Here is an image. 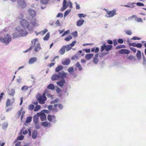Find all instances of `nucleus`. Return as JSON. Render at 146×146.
<instances>
[{
	"mask_svg": "<svg viewBox=\"0 0 146 146\" xmlns=\"http://www.w3.org/2000/svg\"><path fill=\"white\" fill-rule=\"evenodd\" d=\"M16 30L18 32H14L13 33V38H16L17 37H23L27 35L28 33L27 31L25 30H23L21 27H17L16 28Z\"/></svg>",
	"mask_w": 146,
	"mask_h": 146,
	"instance_id": "obj_1",
	"label": "nucleus"
},
{
	"mask_svg": "<svg viewBox=\"0 0 146 146\" xmlns=\"http://www.w3.org/2000/svg\"><path fill=\"white\" fill-rule=\"evenodd\" d=\"M38 41V39L37 38H35L32 40L31 41V46L28 50L24 51V52L25 53L27 52L28 51H31L35 46V47L34 49L35 51L36 52H39L41 49V48L40 46V44L39 43H37L35 45L36 42Z\"/></svg>",
	"mask_w": 146,
	"mask_h": 146,
	"instance_id": "obj_2",
	"label": "nucleus"
},
{
	"mask_svg": "<svg viewBox=\"0 0 146 146\" xmlns=\"http://www.w3.org/2000/svg\"><path fill=\"white\" fill-rule=\"evenodd\" d=\"M11 36L9 34H7L3 37L1 36L0 41L7 45L11 42Z\"/></svg>",
	"mask_w": 146,
	"mask_h": 146,
	"instance_id": "obj_3",
	"label": "nucleus"
},
{
	"mask_svg": "<svg viewBox=\"0 0 146 146\" xmlns=\"http://www.w3.org/2000/svg\"><path fill=\"white\" fill-rule=\"evenodd\" d=\"M20 24L24 29H27L28 31L31 33L33 32V29L32 28L29 27V23L25 19H23L20 22Z\"/></svg>",
	"mask_w": 146,
	"mask_h": 146,
	"instance_id": "obj_4",
	"label": "nucleus"
},
{
	"mask_svg": "<svg viewBox=\"0 0 146 146\" xmlns=\"http://www.w3.org/2000/svg\"><path fill=\"white\" fill-rule=\"evenodd\" d=\"M36 98L39 103L41 104H44L45 101L47 100V98L46 97L42 96L40 94L37 95Z\"/></svg>",
	"mask_w": 146,
	"mask_h": 146,
	"instance_id": "obj_5",
	"label": "nucleus"
},
{
	"mask_svg": "<svg viewBox=\"0 0 146 146\" xmlns=\"http://www.w3.org/2000/svg\"><path fill=\"white\" fill-rule=\"evenodd\" d=\"M116 12V10L115 9H113L112 11H107V15L105 16V17L107 18L112 17L117 14Z\"/></svg>",
	"mask_w": 146,
	"mask_h": 146,
	"instance_id": "obj_6",
	"label": "nucleus"
},
{
	"mask_svg": "<svg viewBox=\"0 0 146 146\" xmlns=\"http://www.w3.org/2000/svg\"><path fill=\"white\" fill-rule=\"evenodd\" d=\"M47 118L49 121L53 123H55L57 121L56 117L55 115L48 114L47 116Z\"/></svg>",
	"mask_w": 146,
	"mask_h": 146,
	"instance_id": "obj_7",
	"label": "nucleus"
},
{
	"mask_svg": "<svg viewBox=\"0 0 146 146\" xmlns=\"http://www.w3.org/2000/svg\"><path fill=\"white\" fill-rule=\"evenodd\" d=\"M66 83V81L64 79H61L56 82L57 85L61 88H62L64 84Z\"/></svg>",
	"mask_w": 146,
	"mask_h": 146,
	"instance_id": "obj_8",
	"label": "nucleus"
},
{
	"mask_svg": "<svg viewBox=\"0 0 146 146\" xmlns=\"http://www.w3.org/2000/svg\"><path fill=\"white\" fill-rule=\"evenodd\" d=\"M17 4L21 8L25 7L26 6V4L23 0H19L17 1Z\"/></svg>",
	"mask_w": 146,
	"mask_h": 146,
	"instance_id": "obj_9",
	"label": "nucleus"
},
{
	"mask_svg": "<svg viewBox=\"0 0 146 146\" xmlns=\"http://www.w3.org/2000/svg\"><path fill=\"white\" fill-rule=\"evenodd\" d=\"M58 75L59 76V77L61 79H64L66 77L67 74L64 72V71L58 72Z\"/></svg>",
	"mask_w": 146,
	"mask_h": 146,
	"instance_id": "obj_10",
	"label": "nucleus"
},
{
	"mask_svg": "<svg viewBox=\"0 0 146 146\" xmlns=\"http://www.w3.org/2000/svg\"><path fill=\"white\" fill-rule=\"evenodd\" d=\"M133 18H135V20L138 22H143V20L141 19L140 18H138L136 15H133L131 17H128V19H130Z\"/></svg>",
	"mask_w": 146,
	"mask_h": 146,
	"instance_id": "obj_11",
	"label": "nucleus"
},
{
	"mask_svg": "<svg viewBox=\"0 0 146 146\" xmlns=\"http://www.w3.org/2000/svg\"><path fill=\"white\" fill-rule=\"evenodd\" d=\"M70 62L69 58H66L62 60V64L64 65H68L69 64Z\"/></svg>",
	"mask_w": 146,
	"mask_h": 146,
	"instance_id": "obj_12",
	"label": "nucleus"
},
{
	"mask_svg": "<svg viewBox=\"0 0 146 146\" xmlns=\"http://www.w3.org/2000/svg\"><path fill=\"white\" fill-rule=\"evenodd\" d=\"M39 116H40L41 121H44L46 119V116L44 113H38L37 114Z\"/></svg>",
	"mask_w": 146,
	"mask_h": 146,
	"instance_id": "obj_13",
	"label": "nucleus"
},
{
	"mask_svg": "<svg viewBox=\"0 0 146 146\" xmlns=\"http://www.w3.org/2000/svg\"><path fill=\"white\" fill-rule=\"evenodd\" d=\"M30 22L31 24L34 27L37 26L39 25L38 23L36 22V20L35 18H32Z\"/></svg>",
	"mask_w": 146,
	"mask_h": 146,
	"instance_id": "obj_14",
	"label": "nucleus"
},
{
	"mask_svg": "<svg viewBox=\"0 0 146 146\" xmlns=\"http://www.w3.org/2000/svg\"><path fill=\"white\" fill-rule=\"evenodd\" d=\"M28 13L32 18L35 16L36 14L35 11L31 9L28 10Z\"/></svg>",
	"mask_w": 146,
	"mask_h": 146,
	"instance_id": "obj_15",
	"label": "nucleus"
},
{
	"mask_svg": "<svg viewBox=\"0 0 146 146\" xmlns=\"http://www.w3.org/2000/svg\"><path fill=\"white\" fill-rule=\"evenodd\" d=\"M59 79L60 78L58 74L56 73L53 74L51 77V79L52 81L57 80Z\"/></svg>",
	"mask_w": 146,
	"mask_h": 146,
	"instance_id": "obj_16",
	"label": "nucleus"
},
{
	"mask_svg": "<svg viewBox=\"0 0 146 146\" xmlns=\"http://www.w3.org/2000/svg\"><path fill=\"white\" fill-rule=\"evenodd\" d=\"M129 50L127 49H121L119 51V53L121 54H129Z\"/></svg>",
	"mask_w": 146,
	"mask_h": 146,
	"instance_id": "obj_17",
	"label": "nucleus"
},
{
	"mask_svg": "<svg viewBox=\"0 0 146 146\" xmlns=\"http://www.w3.org/2000/svg\"><path fill=\"white\" fill-rule=\"evenodd\" d=\"M66 0H64L63 3V7L61 8V11H64L68 7V5H66Z\"/></svg>",
	"mask_w": 146,
	"mask_h": 146,
	"instance_id": "obj_18",
	"label": "nucleus"
},
{
	"mask_svg": "<svg viewBox=\"0 0 146 146\" xmlns=\"http://www.w3.org/2000/svg\"><path fill=\"white\" fill-rule=\"evenodd\" d=\"M65 46H63L59 51V53L61 55H63L65 52Z\"/></svg>",
	"mask_w": 146,
	"mask_h": 146,
	"instance_id": "obj_19",
	"label": "nucleus"
},
{
	"mask_svg": "<svg viewBox=\"0 0 146 146\" xmlns=\"http://www.w3.org/2000/svg\"><path fill=\"white\" fill-rule=\"evenodd\" d=\"M41 125L44 127H47L48 126L50 127L51 125V123L50 122H48L47 121H44L42 122L41 123Z\"/></svg>",
	"mask_w": 146,
	"mask_h": 146,
	"instance_id": "obj_20",
	"label": "nucleus"
},
{
	"mask_svg": "<svg viewBox=\"0 0 146 146\" xmlns=\"http://www.w3.org/2000/svg\"><path fill=\"white\" fill-rule=\"evenodd\" d=\"M37 60V59L36 57H33L30 59L28 63L30 64H32L36 62Z\"/></svg>",
	"mask_w": 146,
	"mask_h": 146,
	"instance_id": "obj_21",
	"label": "nucleus"
},
{
	"mask_svg": "<svg viewBox=\"0 0 146 146\" xmlns=\"http://www.w3.org/2000/svg\"><path fill=\"white\" fill-rule=\"evenodd\" d=\"M85 21L83 19H80L78 20L76 22V25L77 26L80 27L82 25Z\"/></svg>",
	"mask_w": 146,
	"mask_h": 146,
	"instance_id": "obj_22",
	"label": "nucleus"
},
{
	"mask_svg": "<svg viewBox=\"0 0 146 146\" xmlns=\"http://www.w3.org/2000/svg\"><path fill=\"white\" fill-rule=\"evenodd\" d=\"M63 67L61 65H58L56 68L55 71L56 72H58L63 69Z\"/></svg>",
	"mask_w": 146,
	"mask_h": 146,
	"instance_id": "obj_23",
	"label": "nucleus"
},
{
	"mask_svg": "<svg viewBox=\"0 0 146 146\" xmlns=\"http://www.w3.org/2000/svg\"><path fill=\"white\" fill-rule=\"evenodd\" d=\"M37 132L36 130H34L32 132V137L33 139H35L37 136Z\"/></svg>",
	"mask_w": 146,
	"mask_h": 146,
	"instance_id": "obj_24",
	"label": "nucleus"
},
{
	"mask_svg": "<svg viewBox=\"0 0 146 146\" xmlns=\"http://www.w3.org/2000/svg\"><path fill=\"white\" fill-rule=\"evenodd\" d=\"M38 115L37 114L35 115L33 118V121L34 123H36L38 122Z\"/></svg>",
	"mask_w": 146,
	"mask_h": 146,
	"instance_id": "obj_25",
	"label": "nucleus"
},
{
	"mask_svg": "<svg viewBox=\"0 0 146 146\" xmlns=\"http://www.w3.org/2000/svg\"><path fill=\"white\" fill-rule=\"evenodd\" d=\"M137 57L139 60H140L141 58V51L140 50H138L136 54Z\"/></svg>",
	"mask_w": 146,
	"mask_h": 146,
	"instance_id": "obj_26",
	"label": "nucleus"
},
{
	"mask_svg": "<svg viewBox=\"0 0 146 146\" xmlns=\"http://www.w3.org/2000/svg\"><path fill=\"white\" fill-rule=\"evenodd\" d=\"M15 93V89L12 88L11 90L9 91L8 94L9 95L13 96H14Z\"/></svg>",
	"mask_w": 146,
	"mask_h": 146,
	"instance_id": "obj_27",
	"label": "nucleus"
},
{
	"mask_svg": "<svg viewBox=\"0 0 146 146\" xmlns=\"http://www.w3.org/2000/svg\"><path fill=\"white\" fill-rule=\"evenodd\" d=\"M93 56L94 54H86L85 58L86 59L89 60L91 59Z\"/></svg>",
	"mask_w": 146,
	"mask_h": 146,
	"instance_id": "obj_28",
	"label": "nucleus"
},
{
	"mask_svg": "<svg viewBox=\"0 0 146 146\" xmlns=\"http://www.w3.org/2000/svg\"><path fill=\"white\" fill-rule=\"evenodd\" d=\"M47 88L50 90H54L55 89V86L53 84H50L48 86Z\"/></svg>",
	"mask_w": 146,
	"mask_h": 146,
	"instance_id": "obj_29",
	"label": "nucleus"
},
{
	"mask_svg": "<svg viewBox=\"0 0 146 146\" xmlns=\"http://www.w3.org/2000/svg\"><path fill=\"white\" fill-rule=\"evenodd\" d=\"M76 66L78 68L79 71H81L82 70V68L81 65L79 62H77L76 64Z\"/></svg>",
	"mask_w": 146,
	"mask_h": 146,
	"instance_id": "obj_30",
	"label": "nucleus"
},
{
	"mask_svg": "<svg viewBox=\"0 0 146 146\" xmlns=\"http://www.w3.org/2000/svg\"><path fill=\"white\" fill-rule=\"evenodd\" d=\"M106 51H108L111 50L113 46L111 45H106Z\"/></svg>",
	"mask_w": 146,
	"mask_h": 146,
	"instance_id": "obj_31",
	"label": "nucleus"
},
{
	"mask_svg": "<svg viewBox=\"0 0 146 146\" xmlns=\"http://www.w3.org/2000/svg\"><path fill=\"white\" fill-rule=\"evenodd\" d=\"M64 46H66L65 49L66 51H68L72 48V47L69 44L64 45Z\"/></svg>",
	"mask_w": 146,
	"mask_h": 146,
	"instance_id": "obj_32",
	"label": "nucleus"
},
{
	"mask_svg": "<svg viewBox=\"0 0 146 146\" xmlns=\"http://www.w3.org/2000/svg\"><path fill=\"white\" fill-rule=\"evenodd\" d=\"M50 37V34L49 33H47L45 36L43 38L44 40H48Z\"/></svg>",
	"mask_w": 146,
	"mask_h": 146,
	"instance_id": "obj_33",
	"label": "nucleus"
},
{
	"mask_svg": "<svg viewBox=\"0 0 146 146\" xmlns=\"http://www.w3.org/2000/svg\"><path fill=\"white\" fill-rule=\"evenodd\" d=\"M55 88H56L55 90L57 93L59 94H61V89L57 86H56Z\"/></svg>",
	"mask_w": 146,
	"mask_h": 146,
	"instance_id": "obj_34",
	"label": "nucleus"
},
{
	"mask_svg": "<svg viewBox=\"0 0 146 146\" xmlns=\"http://www.w3.org/2000/svg\"><path fill=\"white\" fill-rule=\"evenodd\" d=\"M74 68L72 66L69 68L68 69V71L70 74H72V73L74 72Z\"/></svg>",
	"mask_w": 146,
	"mask_h": 146,
	"instance_id": "obj_35",
	"label": "nucleus"
},
{
	"mask_svg": "<svg viewBox=\"0 0 146 146\" xmlns=\"http://www.w3.org/2000/svg\"><path fill=\"white\" fill-rule=\"evenodd\" d=\"M32 117L30 116L26 118V123H30L32 121Z\"/></svg>",
	"mask_w": 146,
	"mask_h": 146,
	"instance_id": "obj_36",
	"label": "nucleus"
},
{
	"mask_svg": "<svg viewBox=\"0 0 146 146\" xmlns=\"http://www.w3.org/2000/svg\"><path fill=\"white\" fill-rule=\"evenodd\" d=\"M8 125V123L7 122H4L3 124L2 125V129H4L6 128L7 127Z\"/></svg>",
	"mask_w": 146,
	"mask_h": 146,
	"instance_id": "obj_37",
	"label": "nucleus"
},
{
	"mask_svg": "<svg viewBox=\"0 0 146 146\" xmlns=\"http://www.w3.org/2000/svg\"><path fill=\"white\" fill-rule=\"evenodd\" d=\"M46 96L48 98H50L51 99H52L54 98V96L51 95L50 94L48 93V92L46 94Z\"/></svg>",
	"mask_w": 146,
	"mask_h": 146,
	"instance_id": "obj_38",
	"label": "nucleus"
},
{
	"mask_svg": "<svg viewBox=\"0 0 146 146\" xmlns=\"http://www.w3.org/2000/svg\"><path fill=\"white\" fill-rule=\"evenodd\" d=\"M59 102V99H56L53 101H52L50 102V104H55L58 103Z\"/></svg>",
	"mask_w": 146,
	"mask_h": 146,
	"instance_id": "obj_39",
	"label": "nucleus"
},
{
	"mask_svg": "<svg viewBox=\"0 0 146 146\" xmlns=\"http://www.w3.org/2000/svg\"><path fill=\"white\" fill-rule=\"evenodd\" d=\"M41 108V106L40 105H36L34 109V111H37L38 110Z\"/></svg>",
	"mask_w": 146,
	"mask_h": 146,
	"instance_id": "obj_40",
	"label": "nucleus"
},
{
	"mask_svg": "<svg viewBox=\"0 0 146 146\" xmlns=\"http://www.w3.org/2000/svg\"><path fill=\"white\" fill-rule=\"evenodd\" d=\"M126 47V46L124 45H120L118 46H117L116 48V49H120L122 48H125Z\"/></svg>",
	"mask_w": 146,
	"mask_h": 146,
	"instance_id": "obj_41",
	"label": "nucleus"
},
{
	"mask_svg": "<svg viewBox=\"0 0 146 146\" xmlns=\"http://www.w3.org/2000/svg\"><path fill=\"white\" fill-rule=\"evenodd\" d=\"M72 38L71 35H68L64 39V40L67 41H69Z\"/></svg>",
	"mask_w": 146,
	"mask_h": 146,
	"instance_id": "obj_42",
	"label": "nucleus"
},
{
	"mask_svg": "<svg viewBox=\"0 0 146 146\" xmlns=\"http://www.w3.org/2000/svg\"><path fill=\"white\" fill-rule=\"evenodd\" d=\"M99 61V60L98 58H96L95 57L93 58V62L96 64H97Z\"/></svg>",
	"mask_w": 146,
	"mask_h": 146,
	"instance_id": "obj_43",
	"label": "nucleus"
},
{
	"mask_svg": "<svg viewBox=\"0 0 146 146\" xmlns=\"http://www.w3.org/2000/svg\"><path fill=\"white\" fill-rule=\"evenodd\" d=\"M49 1V0H41V2L42 4L46 5Z\"/></svg>",
	"mask_w": 146,
	"mask_h": 146,
	"instance_id": "obj_44",
	"label": "nucleus"
},
{
	"mask_svg": "<svg viewBox=\"0 0 146 146\" xmlns=\"http://www.w3.org/2000/svg\"><path fill=\"white\" fill-rule=\"evenodd\" d=\"M34 107L35 106L34 105L31 104L28 107V110H32L34 109Z\"/></svg>",
	"mask_w": 146,
	"mask_h": 146,
	"instance_id": "obj_45",
	"label": "nucleus"
},
{
	"mask_svg": "<svg viewBox=\"0 0 146 146\" xmlns=\"http://www.w3.org/2000/svg\"><path fill=\"white\" fill-rule=\"evenodd\" d=\"M71 11V10L70 9H69L66 10L64 13V17H65L67 16L70 12Z\"/></svg>",
	"mask_w": 146,
	"mask_h": 146,
	"instance_id": "obj_46",
	"label": "nucleus"
},
{
	"mask_svg": "<svg viewBox=\"0 0 146 146\" xmlns=\"http://www.w3.org/2000/svg\"><path fill=\"white\" fill-rule=\"evenodd\" d=\"M35 127L37 129H39L40 128V125L39 123L37 122L35 123Z\"/></svg>",
	"mask_w": 146,
	"mask_h": 146,
	"instance_id": "obj_47",
	"label": "nucleus"
},
{
	"mask_svg": "<svg viewBox=\"0 0 146 146\" xmlns=\"http://www.w3.org/2000/svg\"><path fill=\"white\" fill-rule=\"evenodd\" d=\"M28 88L27 86L25 85L22 87L21 90L22 91H26L28 90Z\"/></svg>",
	"mask_w": 146,
	"mask_h": 146,
	"instance_id": "obj_48",
	"label": "nucleus"
},
{
	"mask_svg": "<svg viewBox=\"0 0 146 146\" xmlns=\"http://www.w3.org/2000/svg\"><path fill=\"white\" fill-rule=\"evenodd\" d=\"M125 31L126 33L128 35H130L132 34V33L131 30H127Z\"/></svg>",
	"mask_w": 146,
	"mask_h": 146,
	"instance_id": "obj_49",
	"label": "nucleus"
},
{
	"mask_svg": "<svg viewBox=\"0 0 146 146\" xmlns=\"http://www.w3.org/2000/svg\"><path fill=\"white\" fill-rule=\"evenodd\" d=\"M104 49L106 50V45L105 44L102 46L101 48V51L102 52H103Z\"/></svg>",
	"mask_w": 146,
	"mask_h": 146,
	"instance_id": "obj_50",
	"label": "nucleus"
},
{
	"mask_svg": "<svg viewBox=\"0 0 146 146\" xmlns=\"http://www.w3.org/2000/svg\"><path fill=\"white\" fill-rule=\"evenodd\" d=\"M24 138V137L23 135H21L20 136H18L17 137V139L19 140H22Z\"/></svg>",
	"mask_w": 146,
	"mask_h": 146,
	"instance_id": "obj_51",
	"label": "nucleus"
},
{
	"mask_svg": "<svg viewBox=\"0 0 146 146\" xmlns=\"http://www.w3.org/2000/svg\"><path fill=\"white\" fill-rule=\"evenodd\" d=\"M10 105V100L9 99H8L7 100L6 102V107H7L8 106H9Z\"/></svg>",
	"mask_w": 146,
	"mask_h": 146,
	"instance_id": "obj_52",
	"label": "nucleus"
},
{
	"mask_svg": "<svg viewBox=\"0 0 146 146\" xmlns=\"http://www.w3.org/2000/svg\"><path fill=\"white\" fill-rule=\"evenodd\" d=\"M63 16V14L61 13H59L56 16L57 17L62 18Z\"/></svg>",
	"mask_w": 146,
	"mask_h": 146,
	"instance_id": "obj_53",
	"label": "nucleus"
},
{
	"mask_svg": "<svg viewBox=\"0 0 146 146\" xmlns=\"http://www.w3.org/2000/svg\"><path fill=\"white\" fill-rule=\"evenodd\" d=\"M58 107L60 110H62L63 108V105L60 104H58Z\"/></svg>",
	"mask_w": 146,
	"mask_h": 146,
	"instance_id": "obj_54",
	"label": "nucleus"
},
{
	"mask_svg": "<svg viewBox=\"0 0 146 146\" xmlns=\"http://www.w3.org/2000/svg\"><path fill=\"white\" fill-rule=\"evenodd\" d=\"M58 110L56 108H53L52 111L55 113H56L58 111Z\"/></svg>",
	"mask_w": 146,
	"mask_h": 146,
	"instance_id": "obj_55",
	"label": "nucleus"
},
{
	"mask_svg": "<svg viewBox=\"0 0 146 146\" xmlns=\"http://www.w3.org/2000/svg\"><path fill=\"white\" fill-rule=\"evenodd\" d=\"M128 59L130 60H135V57H134L133 56H132L131 55H130L129 56H128Z\"/></svg>",
	"mask_w": 146,
	"mask_h": 146,
	"instance_id": "obj_56",
	"label": "nucleus"
},
{
	"mask_svg": "<svg viewBox=\"0 0 146 146\" xmlns=\"http://www.w3.org/2000/svg\"><path fill=\"white\" fill-rule=\"evenodd\" d=\"M72 35L74 37H77L78 36V33L77 31H75L72 33Z\"/></svg>",
	"mask_w": 146,
	"mask_h": 146,
	"instance_id": "obj_57",
	"label": "nucleus"
},
{
	"mask_svg": "<svg viewBox=\"0 0 146 146\" xmlns=\"http://www.w3.org/2000/svg\"><path fill=\"white\" fill-rule=\"evenodd\" d=\"M136 43H129V46H132L134 47H136Z\"/></svg>",
	"mask_w": 146,
	"mask_h": 146,
	"instance_id": "obj_58",
	"label": "nucleus"
},
{
	"mask_svg": "<svg viewBox=\"0 0 146 146\" xmlns=\"http://www.w3.org/2000/svg\"><path fill=\"white\" fill-rule=\"evenodd\" d=\"M117 42L119 44H122L123 42V39L119 38L118 39Z\"/></svg>",
	"mask_w": 146,
	"mask_h": 146,
	"instance_id": "obj_59",
	"label": "nucleus"
},
{
	"mask_svg": "<svg viewBox=\"0 0 146 146\" xmlns=\"http://www.w3.org/2000/svg\"><path fill=\"white\" fill-rule=\"evenodd\" d=\"M78 16L80 18H81L82 17H85L86 16V15L82 13H80L78 14Z\"/></svg>",
	"mask_w": 146,
	"mask_h": 146,
	"instance_id": "obj_60",
	"label": "nucleus"
},
{
	"mask_svg": "<svg viewBox=\"0 0 146 146\" xmlns=\"http://www.w3.org/2000/svg\"><path fill=\"white\" fill-rule=\"evenodd\" d=\"M141 39V38H139L137 36H133L132 38H131V40H139Z\"/></svg>",
	"mask_w": 146,
	"mask_h": 146,
	"instance_id": "obj_61",
	"label": "nucleus"
},
{
	"mask_svg": "<svg viewBox=\"0 0 146 146\" xmlns=\"http://www.w3.org/2000/svg\"><path fill=\"white\" fill-rule=\"evenodd\" d=\"M142 45L141 43H138L136 44V47L138 48H140L142 47Z\"/></svg>",
	"mask_w": 146,
	"mask_h": 146,
	"instance_id": "obj_62",
	"label": "nucleus"
},
{
	"mask_svg": "<svg viewBox=\"0 0 146 146\" xmlns=\"http://www.w3.org/2000/svg\"><path fill=\"white\" fill-rule=\"evenodd\" d=\"M136 4L139 7L143 6L144 5V4L143 3L141 2H137Z\"/></svg>",
	"mask_w": 146,
	"mask_h": 146,
	"instance_id": "obj_63",
	"label": "nucleus"
},
{
	"mask_svg": "<svg viewBox=\"0 0 146 146\" xmlns=\"http://www.w3.org/2000/svg\"><path fill=\"white\" fill-rule=\"evenodd\" d=\"M55 24L56 25V26H60V23L59 20H57L56 21Z\"/></svg>",
	"mask_w": 146,
	"mask_h": 146,
	"instance_id": "obj_64",
	"label": "nucleus"
}]
</instances>
